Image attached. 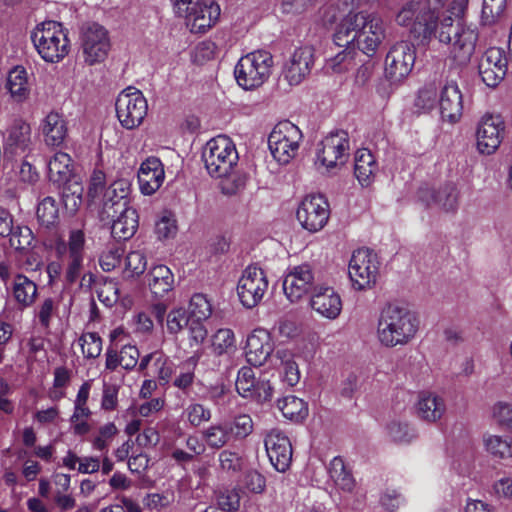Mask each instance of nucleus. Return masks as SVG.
Instances as JSON below:
<instances>
[{
	"mask_svg": "<svg viewBox=\"0 0 512 512\" xmlns=\"http://www.w3.org/2000/svg\"><path fill=\"white\" fill-rule=\"evenodd\" d=\"M467 4L468 0H409L395 20L421 42L435 37L450 44V58L456 65L465 66L470 62L478 40L476 27L462 22Z\"/></svg>",
	"mask_w": 512,
	"mask_h": 512,
	"instance_id": "1",
	"label": "nucleus"
},
{
	"mask_svg": "<svg viewBox=\"0 0 512 512\" xmlns=\"http://www.w3.org/2000/svg\"><path fill=\"white\" fill-rule=\"evenodd\" d=\"M384 39L382 19L368 11L349 12L337 25L334 42L339 47H357L373 56Z\"/></svg>",
	"mask_w": 512,
	"mask_h": 512,
	"instance_id": "2",
	"label": "nucleus"
},
{
	"mask_svg": "<svg viewBox=\"0 0 512 512\" xmlns=\"http://www.w3.org/2000/svg\"><path fill=\"white\" fill-rule=\"evenodd\" d=\"M419 324L417 315L408 308L388 304L378 319L377 338L385 347L403 346L415 338Z\"/></svg>",
	"mask_w": 512,
	"mask_h": 512,
	"instance_id": "3",
	"label": "nucleus"
},
{
	"mask_svg": "<svg viewBox=\"0 0 512 512\" xmlns=\"http://www.w3.org/2000/svg\"><path fill=\"white\" fill-rule=\"evenodd\" d=\"M86 237L83 229L72 228L68 232L67 240H59L55 244V252L65 265V281L75 283L81 278L80 286H90L94 281L92 273H84Z\"/></svg>",
	"mask_w": 512,
	"mask_h": 512,
	"instance_id": "4",
	"label": "nucleus"
},
{
	"mask_svg": "<svg viewBox=\"0 0 512 512\" xmlns=\"http://www.w3.org/2000/svg\"><path fill=\"white\" fill-rule=\"evenodd\" d=\"M32 42L41 58L57 63L69 52L67 31L56 21H45L37 25L31 35Z\"/></svg>",
	"mask_w": 512,
	"mask_h": 512,
	"instance_id": "5",
	"label": "nucleus"
},
{
	"mask_svg": "<svg viewBox=\"0 0 512 512\" xmlns=\"http://www.w3.org/2000/svg\"><path fill=\"white\" fill-rule=\"evenodd\" d=\"M202 160L212 177L221 178L234 171L239 156L233 141L225 135H219L206 143Z\"/></svg>",
	"mask_w": 512,
	"mask_h": 512,
	"instance_id": "6",
	"label": "nucleus"
},
{
	"mask_svg": "<svg viewBox=\"0 0 512 512\" xmlns=\"http://www.w3.org/2000/svg\"><path fill=\"white\" fill-rule=\"evenodd\" d=\"M272 66L273 58L268 51L250 52L242 56L234 68L236 82L245 90L258 88L270 77Z\"/></svg>",
	"mask_w": 512,
	"mask_h": 512,
	"instance_id": "7",
	"label": "nucleus"
},
{
	"mask_svg": "<svg viewBox=\"0 0 512 512\" xmlns=\"http://www.w3.org/2000/svg\"><path fill=\"white\" fill-rule=\"evenodd\" d=\"M303 139L301 130L285 120L274 126L268 137V147L273 158L282 165L288 164L298 154Z\"/></svg>",
	"mask_w": 512,
	"mask_h": 512,
	"instance_id": "8",
	"label": "nucleus"
},
{
	"mask_svg": "<svg viewBox=\"0 0 512 512\" xmlns=\"http://www.w3.org/2000/svg\"><path fill=\"white\" fill-rule=\"evenodd\" d=\"M115 109L121 126L132 130L142 124L147 115L148 104L140 90L128 87L118 95Z\"/></svg>",
	"mask_w": 512,
	"mask_h": 512,
	"instance_id": "9",
	"label": "nucleus"
},
{
	"mask_svg": "<svg viewBox=\"0 0 512 512\" xmlns=\"http://www.w3.org/2000/svg\"><path fill=\"white\" fill-rule=\"evenodd\" d=\"M378 271L379 261L375 253L364 248L353 252L349 261L348 273L355 289L372 288L376 283Z\"/></svg>",
	"mask_w": 512,
	"mask_h": 512,
	"instance_id": "10",
	"label": "nucleus"
},
{
	"mask_svg": "<svg viewBox=\"0 0 512 512\" xmlns=\"http://www.w3.org/2000/svg\"><path fill=\"white\" fill-rule=\"evenodd\" d=\"M80 40L85 63L94 65L105 60L111 47L105 27L98 23L85 24L81 29Z\"/></svg>",
	"mask_w": 512,
	"mask_h": 512,
	"instance_id": "11",
	"label": "nucleus"
},
{
	"mask_svg": "<svg viewBox=\"0 0 512 512\" xmlns=\"http://www.w3.org/2000/svg\"><path fill=\"white\" fill-rule=\"evenodd\" d=\"M268 289V280L264 271L256 266L247 267L238 281L237 293L246 308L257 306Z\"/></svg>",
	"mask_w": 512,
	"mask_h": 512,
	"instance_id": "12",
	"label": "nucleus"
},
{
	"mask_svg": "<svg viewBox=\"0 0 512 512\" xmlns=\"http://www.w3.org/2000/svg\"><path fill=\"white\" fill-rule=\"evenodd\" d=\"M329 215V204L320 194L306 196L296 213L301 226L309 232L320 231L327 224Z\"/></svg>",
	"mask_w": 512,
	"mask_h": 512,
	"instance_id": "13",
	"label": "nucleus"
},
{
	"mask_svg": "<svg viewBox=\"0 0 512 512\" xmlns=\"http://www.w3.org/2000/svg\"><path fill=\"white\" fill-rule=\"evenodd\" d=\"M414 46L406 41L393 45L385 59V74L391 81H400L411 72L415 63Z\"/></svg>",
	"mask_w": 512,
	"mask_h": 512,
	"instance_id": "14",
	"label": "nucleus"
},
{
	"mask_svg": "<svg viewBox=\"0 0 512 512\" xmlns=\"http://www.w3.org/2000/svg\"><path fill=\"white\" fill-rule=\"evenodd\" d=\"M505 133V122L500 115H484L476 130L477 149L481 154L491 155L500 146Z\"/></svg>",
	"mask_w": 512,
	"mask_h": 512,
	"instance_id": "15",
	"label": "nucleus"
},
{
	"mask_svg": "<svg viewBox=\"0 0 512 512\" xmlns=\"http://www.w3.org/2000/svg\"><path fill=\"white\" fill-rule=\"evenodd\" d=\"M349 150L348 133L340 130L327 135L319 144L317 160L327 169L346 161Z\"/></svg>",
	"mask_w": 512,
	"mask_h": 512,
	"instance_id": "16",
	"label": "nucleus"
},
{
	"mask_svg": "<svg viewBox=\"0 0 512 512\" xmlns=\"http://www.w3.org/2000/svg\"><path fill=\"white\" fill-rule=\"evenodd\" d=\"M508 60L503 49L488 48L478 61V73L485 85L496 87L507 73Z\"/></svg>",
	"mask_w": 512,
	"mask_h": 512,
	"instance_id": "17",
	"label": "nucleus"
},
{
	"mask_svg": "<svg viewBox=\"0 0 512 512\" xmlns=\"http://www.w3.org/2000/svg\"><path fill=\"white\" fill-rule=\"evenodd\" d=\"M4 157L25 158L32 150L31 127L22 120H15L4 134Z\"/></svg>",
	"mask_w": 512,
	"mask_h": 512,
	"instance_id": "18",
	"label": "nucleus"
},
{
	"mask_svg": "<svg viewBox=\"0 0 512 512\" xmlns=\"http://www.w3.org/2000/svg\"><path fill=\"white\" fill-rule=\"evenodd\" d=\"M418 200L427 208H438L444 212H455L459 205V192L455 185L448 183L437 190L421 187L417 193Z\"/></svg>",
	"mask_w": 512,
	"mask_h": 512,
	"instance_id": "19",
	"label": "nucleus"
},
{
	"mask_svg": "<svg viewBox=\"0 0 512 512\" xmlns=\"http://www.w3.org/2000/svg\"><path fill=\"white\" fill-rule=\"evenodd\" d=\"M265 449L272 466L278 472H285L291 464L292 445L280 430L273 429L265 437Z\"/></svg>",
	"mask_w": 512,
	"mask_h": 512,
	"instance_id": "20",
	"label": "nucleus"
},
{
	"mask_svg": "<svg viewBox=\"0 0 512 512\" xmlns=\"http://www.w3.org/2000/svg\"><path fill=\"white\" fill-rule=\"evenodd\" d=\"M314 285V273L309 264L293 267L284 277L283 291L290 302H297Z\"/></svg>",
	"mask_w": 512,
	"mask_h": 512,
	"instance_id": "21",
	"label": "nucleus"
},
{
	"mask_svg": "<svg viewBox=\"0 0 512 512\" xmlns=\"http://www.w3.org/2000/svg\"><path fill=\"white\" fill-rule=\"evenodd\" d=\"M314 62V49L311 46L297 48L285 63L283 77L291 86L300 84L310 73Z\"/></svg>",
	"mask_w": 512,
	"mask_h": 512,
	"instance_id": "22",
	"label": "nucleus"
},
{
	"mask_svg": "<svg viewBox=\"0 0 512 512\" xmlns=\"http://www.w3.org/2000/svg\"><path fill=\"white\" fill-rule=\"evenodd\" d=\"M310 306L319 316L334 320L342 311V300L332 287L315 286L311 294Z\"/></svg>",
	"mask_w": 512,
	"mask_h": 512,
	"instance_id": "23",
	"label": "nucleus"
},
{
	"mask_svg": "<svg viewBox=\"0 0 512 512\" xmlns=\"http://www.w3.org/2000/svg\"><path fill=\"white\" fill-rule=\"evenodd\" d=\"M165 177L162 162L157 157H148L138 171L140 191L144 195L154 194L162 185Z\"/></svg>",
	"mask_w": 512,
	"mask_h": 512,
	"instance_id": "24",
	"label": "nucleus"
},
{
	"mask_svg": "<svg viewBox=\"0 0 512 512\" xmlns=\"http://www.w3.org/2000/svg\"><path fill=\"white\" fill-rule=\"evenodd\" d=\"M122 210H115L111 214H105L111 219V234L116 240L130 239L138 228V214L136 209L123 208V204L119 206Z\"/></svg>",
	"mask_w": 512,
	"mask_h": 512,
	"instance_id": "25",
	"label": "nucleus"
},
{
	"mask_svg": "<svg viewBox=\"0 0 512 512\" xmlns=\"http://www.w3.org/2000/svg\"><path fill=\"white\" fill-rule=\"evenodd\" d=\"M219 16L220 7L218 4H206L202 1L200 5L190 10L184 18L192 33H204L216 23Z\"/></svg>",
	"mask_w": 512,
	"mask_h": 512,
	"instance_id": "26",
	"label": "nucleus"
},
{
	"mask_svg": "<svg viewBox=\"0 0 512 512\" xmlns=\"http://www.w3.org/2000/svg\"><path fill=\"white\" fill-rule=\"evenodd\" d=\"M445 399L434 392H421L415 404L417 417L427 423H437L446 413Z\"/></svg>",
	"mask_w": 512,
	"mask_h": 512,
	"instance_id": "27",
	"label": "nucleus"
},
{
	"mask_svg": "<svg viewBox=\"0 0 512 512\" xmlns=\"http://www.w3.org/2000/svg\"><path fill=\"white\" fill-rule=\"evenodd\" d=\"M439 108L442 118L449 122H456L462 115V94L455 81H447L441 89Z\"/></svg>",
	"mask_w": 512,
	"mask_h": 512,
	"instance_id": "28",
	"label": "nucleus"
},
{
	"mask_svg": "<svg viewBox=\"0 0 512 512\" xmlns=\"http://www.w3.org/2000/svg\"><path fill=\"white\" fill-rule=\"evenodd\" d=\"M9 291L20 311L32 307L38 296L37 284L22 273L13 277Z\"/></svg>",
	"mask_w": 512,
	"mask_h": 512,
	"instance_id": "29",
	"label": "nucleus"
},
{
	"mask_svg": "<svg viewBox=\"0 0 512 512\" xmlns=\"http://www.w3.org/2000/svg\"><path fill=\"white\" fill-rule=\"evenodd\" d=\"M272 351L270 334L266 330L256 329L248 336L246 358L250 364L254 366L264 364Z\"/></svg>",
	"mask_w": 512,
	"mask_h": 512,
	"instance_id": "30",
	"label": "nucleus"
},
{
	"mask_svg": "<svg viewBox=\"0 0 512 512\" xmlns=\"http://www.w3.org/2000/svg\"><path fill=\"white\" fill-rule=\"evenodd\" d=\"M153 314L158 323L163 324L164 320L166 323V331L170 335H177L187 328L190 317L188 312L182 308H173L166 313V307L163 304H155L153 306Z\"/></svg>",
	"mask_w": 512,
	"mask_h": 512,
	"instance_id": "31",
	"label": "nucleus"
},
{
	"mask_svg": "<svg viewBox=\"0 0 512 512\" xmlns=\"http://www.w3.org/2000/svg\"><path fill=\"white\" fill-rule=\"evenodd\" d=\"M130 183L126 179H119L114 181L104 193L103 213L111 214L115 210H122L123 208H131L129 205Z\"/></svg>",
	"mask_w": 512,
	"mask_h": 512,
	"instance_id": "32",
	"label": "nucleus"
},
{
	"mask_svg": "<svg viewBox=\"0 0 512 512\" xmlns=\"http://www.w3.org/2000/svg\"><path fill=\"white\" fill-rule=\"evenodd\" d=\"M378 171V164L370 150L362 148L355 153L354 174L363 187L369 186Z\"/></svg>",
	"mask_w": 512,
	"mask_h": 512,
	"instance_id": "33",
	"label": "nucleus"
},
{
	"mask_svg": "<svg viewBox=\"0 0 512 512\" xmlns=\"http://www.w3.org/2000/svg\"><path fill=\"white\" fill-rule=\"evenodd\" d=\"M42 133L47 146H61L67 136L65 120L58 113H49L43 121Z\"/></svg>",
	"mask_w": 512,
	"mask_h": 512,
	"instance_id": "34",
	"label": "nucleus"
},
{
	"mask_svg": "<svg viewBox=\"0 0 512 512\" xmlns=\"http://www.w3.org/2000/svg\"><path fill=\"white\" fill-rule=\"evenodd\" d=\"M146 277L149 289L156 297H164L173 289L174 276L165 265L152 267Z\"/></svg>",
	"mask_w": 512,
	"mask_h": 512,
	"instance_id": "35",
	"label": "nucleus"
},
{
	"mask_svg": "<svg viewBox=\"0 0 512 512\" xmlns=\"http://www.w3.org/2000/svg\"><path fill=\"white\" fill-rule=\"evenodd\" d=\"M60 190L61 199L65 209L69 213H75L82 204L83 186L75 178L70 177L67 181L57 186Z\"/></svg>",
	"mask_w": 512,
	"mask_h": 512,
	"instance_id": "36",
	"label": "nucleus"
},
{
	"mask_svg": "<svg viewBox=\"0 0 512 512\" xmlns=\"http://www.w3.org/2000/svg\"><path fill=\"white\" fill-rule=\"evenodd\" d=\"M49 180L56 186L72 177L71 158L67 153L57 152L48 162Z\"/></svg>",
	"mask_w": 512,
	"mask_h": 512,
	"instance_id": "37",
	"label": "nucleus"
},
{
	"mask_svg": "<svg viewBox=\"0 0 512 512\" xmlns=\"http://www.w3.org/2000/svg\"><path fill=\"white\" fill-rule=\"evenodd\" d=\"M11 96L18 102L29 94L27 72L24 67L16 66L8 74L6 84Z\"/></svg>",
	"mask_w": 512,
	"mask_h": 512,
	"instance_id": "38",
	"label": "nucleus"
},
{
	"mask_svg": "<svg viewBox=\"0 0 512 512\" xmlns=\"http://www.w3.org/2000/svg\"><path fill=\"white\" fill-rule=\"evenodd\" d=\"M328 472L331 480L338 489L344 492H351L353 490L355 480L350 471L347 470L341 457H334L332 459Z\"/></svg>",
	"mask_w": 512,
	"mask_h": 512,
	"instance_id": "39",
	"label": "nucleus"
},
{
	"mask_svg": "<svg viewBox=\"0 0 512 512\" xmlns=\"http://www.w3.org/2000/svg\"><path fill=\"white\" fill-rule=\"evenodd\" d=\"M277 408L285 418L295 422L305 419L308 414L306 403L294 395H287L278 399Z\"/></svg>",
	"mask_w": 512,
	"mask_h": 512,
	"instance_id": "40",
	"label": "nucleus"
},
{
	"mask_svg": "<svg viewBox=\"0 0 512 512\" xmlns=\"http://www.w3.org/2000/svg\"><path fill=\"white\" fill-rule=\"evenodd\" d=\"M483 443L486 451L497 459L512 458V438L487 434L483 437Z\"/></svg>",
	"mask_w": 512,
	"mask_h": 512,
	"instance_id": "41",
	"label": "nucleus"
},
{
	"mask_svg": "<svg viewBox=\"0 0 512 512\" xmlns=\"http://www.w3.org/2000/svg\"><path fill=\"white\" fill-rule=\"evenodd\" d=\"M232 429L228 424H214L202 430V439L211 449H220L230 440Z\"/></svg>",
	"mask_w": 512,
	"mask_h": 512,
	"instance_id": "42",
	"label": "nucleus"
},
{
	"mask_svg": "<svg viewBox=\"0 0 512 512\" xmlns=\"http://www.w3.org/2000/svg\"><path fill=\"white\" fill-rule=\"evenodd\" d=\"M37 217L41 225L47 228L58 223L59 209L53 197L47 196L38 204Z\"/></svg>",
	"mask_w": 512,
	"mask_h": 512,
	"instance_id": "43",
	"label": "nucleus"
},
{
	"mask_svg": "<svg viewBox=\"0 0 512 512\" xmlns=\"http://www.w3.org/2000/svg\"><path fill=\"white\" fill-rule=\"evenodd\" d=\"M78 345L81 347L83 356L87 359H95L102 352V339L96 332L83 333L78 338Z\"/></svg>",
	"mask_w": 512,
	"mask_h": 512,
	"instance_id": "44",
	"label": "nucleus"
},
{
	"mask_svg": "<svg viewBox=\"0 0 512 512\" xmlns=\"http://www.w3.org/2000/svg\"><path fill=\"white\" fill-rule=\"evenodd\" d=\"M256 381L254 370L244 366L238 371L236 379V390L244 398H250L255 393Z\"/></svg>",
	"mask_w": 512,
	"mask_h": 512,
	"instance_id": "45",
	"label": "nucleus"
},
{
	"mask_svg": "<svg viewBox=\"0 0 512 512\" xmlns=\"http://www.w3.org/2000/svg\"><path fill=\"white\" fill-rule=\"evenodd\" d=\"M387 433L390 439L396 443H410L416 438L414 428L406 422L397 420H393L387 425Z\"/></svg>",
	"mask_w": 512,
	"mask_h": 512,
	"instance_id": "46",
	"label": "nucleus"
},
{
	"mask_svg": "<svg viewBox=\"0 0 512 512\" xmlns=\"http://www.w3.org/2000/svg\"><path fill=\"white\" fill-rule=\"evenodd\" d=\"M187 312L190 319L206 320L212 313V307L205 295L197 293L191 297Z\"/></svg>",
	"mask_w": 512,
	"mask_h": 512,
	"instance_id": "47",
	"label": "nucleus"
},
{
	"mask_svg": "<svg viewBox=\"0 0 512 512\" xmlns=\"http://www.w3.org/2000/svg\"><path fill=\"white\" fill-rule=\"evenodd\" d=\"M213 349L218 355L230 353L235 348V335L230 329H219L213 336Z\"/></svg>",
	"mask_w": 512,
	"mask_h": 512,
	"instance_id": "48",
	"label": "nucleus"
},
{
	"mask_svg": "<svg viewBox=\"0 0 512 512\" xmlns=\"http://www.w3.org/2000/svg\"><path fill=\"white\" fill-rule=\"evenodd\" d=\"M506 0H483L482 21L484 24L495 23L504 13Z\"/></svg>",
	"mask_w": 512,
	"mask_h": 512,
	"instance_id": "49",
	"label": "nucleus"
},
{
	"mask_svg": "<svg viewBox=\"0 0 512 512\" xmlns=\"http://www.w3.org/2000/svg\"><path fill=\"white\" fill-rule=\"evenodd\" d=\"M97 296L105 306L112 307L120 298L118 283L114 280H104L97 288Z\"/></svg>",
	"mask_w": 512,
	"mask_h": 512,
	"instance_id": "50",
	"label": "nucleus"
},
{
	"mask_svg": "<svg viewBox=\"0 0 512 512\" xmlns=\"http://www.w3.org/2000/svg\"><path fill=\"white\" fill-rule=\"evenodd\" d=\"M492 417L499 426L512 431V403L496 402L492 406Z\"/></svg>",
	"mask_w": 512,
	"mask_h": 512,
	"instance_id": "51",
	"label": "nucleus"
},
{
	"mask_svg": "<svg viewBox=\"0 0 512 512\" xmlns=\"http://www.w3.org/2000/svg\"><path fill=\"white\" fill-rule=\"evenodd\" d=\"M10 244L16 250H25L32 245L34 240L33 233L28 226H12Z\"/></svg>",
	"mask_w": 512,
	"mask_h": 512,
	"instance_id": "52",
	"label": "nucleus"
},
{
	"mask_svg": "<svg viewBox=\"0 0 512 512\" xmlns=\"http://www.w3.org/2000/svg\"><path fill=\"white\" fill-rule=\"evenodd\" d=\"M184 415L193 427H199L201 424L208 422L211 419V411L205 408L202 404H190L185 410Z\"/></svg>",
	"mask_w": 512,
	"mask_h": 512,
	"instance_id": "53",
	"label": "nucleus"
},
{
	"mask_svg": "<svg viewBox=\"0 0 512 512\" xmlns=\"http://www.w3.org/2000/svg\"><path fill=\"white\" fill-rule=\"evenodd\" d=\"M217 46L211 40H204L194 46L191 52V59L194 63L203 64L216 55Z\"/></svg>",
	"mask_w": 512,
	"mask_h": 512,
	"instance_id": "54",
	"label": "nucleus"
},
{
	"mask_svg": "<svg viewBox=\"0 0 512 512\" xmlns=\"http://www.w3.org/2000/svg\"><path fill=\"white\" fill-rule=\"evenodd\" d=\"M147 266L146 257L141 251H132L125 258V273L128 276L141 275Z\"/></svg>",
	"mask_w": 512,
	"mask_h": 512,
	"instance_id": "55",
	"label": "nucleus"
},
{
	"mask_svg": "<svg viewBox=\"0 0 512 512\" xmlns=\"http://www.w3.org/2000/svg\"><path fill=\"white\" fill-rule=\"evenodd\" d=\"M196 363L197 360L194 357H190L185 364L188 368L184 369L183 367L173 381V385L182 390L184 393H187L188 389L194 382L195 376L193 369L196 366Z\"/></svg>",
	"mask_w": 512,
	"mask_h": 512,
	"instance_id": "56",
	"label": "nucleus"
},
{
	"mask_svg": "<svg viewBox=\"0 0 512 512\" xmlns=\"http://www.w3.org/2000/svg\"><path fill=\"white\" fill-rule=\"evenodd\" d=\"M353 64V56L350 51L342 50L334 57L326 61V69L333 73H343L348 71Z\"/></svg>",
	"mask_w": 512,
	"mask_h": 512,
	"instance_id": "57",
	"label": "nucleus"
},
{
	"mask_svg": "<svg viewBox=\"0 0 512 512\" xmlns=\"http://www.w3.org/2000/svg\"><path fill=\"white\" fill-rule=\"evenodd\" d=\"M117 433L118 429L112 422L101 426L98 435L92 441L93 448L98 451L107 450L109 443Z\"/></svg>",
	"mask_w": 512,
	"mask_h": 512,
	"instance_id": "58",
	"label": "nucleus"
},
{
	"mask_svg": "<svg viewBox=\"0 0 512 512\" xmlns=\"http://www.w3.org/2000/svg\"><path fill=\"white\" fill-rule=\"evenodd\" d=\"M124 250L121 247H112L104 251L100 256L99 263L103 271L114 270L121 262Z\"/></svg>",
	"mask_w": 512,
	"mask_h": 512,
	"instance_id": "59",
	"label": "nucleus"
},
{
	"mask_svg": "<svg viewBox=\"0 0 512 512\" xmlns=\"http://www.w3.org/2000/svg\"><path fill=\"white\" fill-rule=\"evenodd\" d=\"M119 385L117 384H103L101 408L105 411H113L118 405Z\"/></svg>",
	"mask_w": 512,
	"mask_h": 512,
	"instance_id": "60",
	"label": "nucleus"
},
{
	"mask_svg": "<svg viewBox=\"0 0 512 512\" xmlns=\"http://www.w3.org/2000/svg\"><path fill=\"white\" fill-rule=\"evenodd\" d=\"M154 373L161 381L168 382L173 373V363L169 358L159 351L153 363Z\"/></svg>",
	"mask_w": 512,
	"mask_h": 512,
	"instance_id": "61",
	"label": "nucleus"
},
{
	"mask_svg": "<svg viewBox=\"0 0 512 512\" xmlns=\"http://www.w3.org/2000/svg\"><path fill=\"white\" fill-rule=\"evenodd\" d=\"M219 509L224 512H236L240 507V496L236 490H227L217 498Z\"/></svg>",
	"mask_w": 512,
	"mask_h": 512,
	"instance_id": "62",
	"label": "nucleus"
},
{
	"mask_svg": "<svg viewBox=\"0 0 512 512\" xmlns=\"http://www.w3.org/2000/svg\"><path fill=\"white\" fill-rule=\"evenodd\" d=\"M118 352L122 362L123 369L129 371L137 366L140 353L136 346L125 344L121 347L120 351Z\"/></svg>",
	"mask_w": 512,
	"mask_h": 512,
	"instance_id": "63",
	"label": "nucleus"
},
{
	"mask_svg": "<svg viewBox=\"0 0 512 512\" xmlns=\"http://www.w3.org/2000/svg\"><path fill=\"white\" fill-rule=\"evenodd\" d=\"M221 182V191L225 195H234L245 186V178L231 172L228 176H223Z\"/></svg>",
	"mask_w": 512,
	"mask_h": 512,
	"instance_id": "64",
	"label": "nucleus"
}]
</instances>
